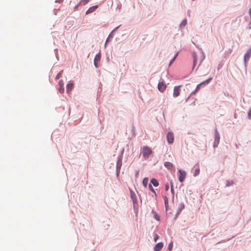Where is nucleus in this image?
Masks as SVG:
<instances>
[{
	"instance_id": "1",
	"label": "nucleus",
	"mask_w": 251,
	"mask_h": 251,
	"mask_svg": "<svg viewBox=\"0 0 251 251\" xmlns=\"http://www.w3.org/2000/svg\"><path fill=\"white\" fill-rule=\"evenodd\" d=\"M124 150H123L120 154L118 156L116 163V176H119L121 169L122 166L123 156Z\"/></svg>"
},
{
	"instance_id": "2",
	"label": "nucleus",
	"mask_w": 251,
	"mask_h": 251,
	"mask_svg": "<svg viewBox=\"0 0 251 251\" xmlns=\"http://www.w3.org/2000/svg\"><path fill=\"white\" fill-rule=\"evenodd\" d=\"M152 153V151L148 146H144L143 148L142 154L145 158H148L150 154Z\"/></svg>"
},
{
	"instance_id": "3",
	"label": "nucleus",
	"mask_w": 251,
	"mask_h": 251,
	"mask_svg": "<svg viewBox=\"0 0 251 251\" xmlns=\"http://www.w3.org/2000/svg\"><path fill=\"white\" fill-rule=\"evenodd\" d=\"M220 135L217 129L215 130V137H214V141L213 143V147L215 148L218 147L219 142H220Z\"/></svg>"
},
{
	"instance_id": "4",
	"label": "nucleus",
	"mask_w": 251,
	"mask_h": 251,
	"mask_svg": "<svg viewBox=\"0 0 251 251\" xmlns=\"http://www.w3.org/2000/svg\"><path fill=\"white\" fill-rule=\"evenodd\" d=\"M251 56V47L247 51V52L245 54L244 56V61L245 63V67H247V64L248 61L249 60L250 57Z\"/></svg>"
},
{
	"instance_id": "5",
	"label": "nucleus",
	"mask_w": 251,
	"mask_h": 251,
	"mask_svg": "<svg viewBox=\"0 0 251 251\" xmlns=\"http://www.w3.org/2000/svg\"><path fill=\"white\" fill-rule=\"evenodd\" d=\"M130 198L132 199L133 204V208L134 210H135L136 205L137 204V199L136 198V196L135 193L132 190L130 191Z\"/></svg>"
},
{
	"instance_id": "6",
	"label": "nucleus",
	"mask_w": 251,
	"mask_h": 251,
	"mask_svg": "<svg viewBox=\"0 0 251 251\" xmlns=\"http://www.w3.org/2000/svg\"><path fill=\"white\" fill-rule=\"evenodd\" d=\"M166 138L168 143L172 144L174 141V133L171 131L168 132L167 134Z\"/></svg>"
},
{
	"instance_id": "7",
	"label": "nucleus",
	"mask_w": 251,
	"mask_h": 251,
	"mask_svg": "<svg viewBox=\"0 0 251 251\" xmlns=\"http://www.w3.org/2000/svg\"><path fill=\"white\" fill-rule=\"evenodd\" d=\"M178 173H179L178 180L180 182H183V181L185 179V177L186 176V172L181 169H179L178 170Z\"/></svg>"
},
{
	"instance_id": "8",
	"label": "nucleus",
	"mask_w": 251,
	"mask_h": 251,
	"mask_svg": "<svg viewBox=\"0 0 251 251\" xmlns=\"http://www.w3.org/2000/svg\"><path fill=\"white\" fill-rule=\"evenodd\" d=\"M157 88L160 92H163L166 89V85L163 81H160L158 84Z\"/></svg>"
},
{
	"instance_id": "9",
	"label": "nucleus",
	"mask_w": 251,
	"mask_h": 251,
	"mask_svg": "<svg viewBox=\"0 0 251 251\" xmlns=\"http://www.w3.org/2000/svg\"><path fill=\"white\" fill-rule=\"evenodd\" d=\"M121 25H119V26L116 27L113 30L111 31L106 40V43H108V42L113 38L114 36V32H115L120 27V26H121Z\"/></svg>"
},
{
	"instance_id": "10",
	"label": "nucleus",
	"mask_w": 251,
	"mask_h": 251,
	"mask_svg": "<svg viewBox=\"0 0 251 251\" xmlns=\"http://www.w3.org/2000/svg\"><path fill=\"white\" fill-rule=\"evenodd\" d=\"M181 85L176 86L174 88L173 97L176 98L178 97L180 94V88Z\"/></svg>"
},
{
	"instance_id": "11",
	"label": "nucleus",
	"mask_w": 251,
	"mask_h": 251,
	"mask_svg": "<svg viewBox=\"0 0 251 251\" xmlns=\"http://www.w3.org/2000/svg\"><path fill=\"white\" fill-rule=\"evenodd\" d=\"M163 247V244L162 242L157 243L154 247V251H160Z\"/></svg>"
},
{
	"instance_id": "12",
	"label": "nucleus",
	"mask_w": 251,
	"mask_h": 251,
	"mask_svg": "<svg viewBox=\"0 0 251 251\" xmlns=\"http://www.w3.org/2000/svg\"><path fill=\"white\" fill-rule=\"evenodd\" d=\"M74 88V83L69 82L66 85V92L67 93H69Z\"/></svg>"
},
{
	"instance_id": "13",
	"label": "nucleus",
	"mask_w": 251,
	"mask_h": 251,
	"mask_svg": "<svg viewBox=\"0 0 251 251\" xmlns=\"http://www.w3.org/2000/svg\"><path fill=\"white\" fill-rule=\"evenodd\" d=\"M98 7V5H94L93 6L90 7L88 8V9L86 11V14H89L95 11Z\"/></svg>"
},
{
	"instance_id": "14",
	"label": "nucleus",
	"mask_w": 251,
	"mask_h": 251,
	"mask_svg": "<svg viewBox=\"0 0 251 251\" xmlns=\"http://www.w3.org/2000/svg\"><path fill=\"white\" fill-rule=\"evenodd\" d=\"M192 56H193V66L192 69L193 70L194 69L195 66L196 65L197 62V53L196 52H193V53H192Z\"/></svg>"
},
{
	"instance_id": "15",
	"label": "nucleus",
	"mask_w": 251,
	"mask_h": 251,
	"mask_svg": "<svg viewBox=\"0 0 251 251\" xmlns=\"http://www.w3.org/2000/svg\"><path fill=\"white\" fill-rule=\"evenodd\" d=\"M150 182H151L150 184H151L154 187H157L159 185V183L158 180L155 178H152L150 180Z\"/></svg>"
},
{
	"instance_id": "16",
	"label": "nucleus",
	"mask_w": 251,
	"mask_h": 251,
	"mask_svg": "<svg viewBox=\"0 0 251 251\" xmlns=\"http://www.w3.org/2000/svg\"><path fill=\"white\" fill-rule=\"evenodd\" d=\"M164 166L167 168L168 170H172L174 165L173 164L170 162H165L164 163Z\"/></svg>"
},
{
	"instance_id": "17",
	"label": "nucleus",
	"mask_w": 251,
	"mask_h": 251,
	"mask_svg": "<svg viewBox=\"0 0 251 251\" xmlns=\"http://www.w3.org/2000/svg\"><path fill=\"white\" fill-rule=\"evenodd\" d=\"M212 79V77H209V78H208L206 80H205L204 81H202L201 83H200V84H201V85L202 86L206 85H207L208 84H209L211 82Z\"/></svg>"
},
{
	"instance_id": "18",
	"label": "nucleus",
	"mask_w": 251,
	"mask_h": 251,
	"mask_svg": "<svg viewBox=\"0 0 251 251\" xmlns=\"http://www.w3.org/2000/svg\"><path fill=\"white\" fill-rule=\"evenodd\" d=\"M101 59V53L100 52L98 53L95 56L94 62H99Z\"/></svg>"
},
{
	"instance_id": "19",
	"label": "nucleus",
	"mask_w": 251,
	"mask_h": 251,
	"mask_svg": "<svg viewBox=\"0 0 251 251\" xmlns=\"http://www.w3.org/2000/svg\"><path fill=\"white\" fill-rule=\"evenodd\" d=\"M185 208V205L183 203H181L178 206V209H177V214H180L181 211L183 209Z\"/></svg>"
},
{
	"instance_id": "20",
	"label": "nucleus",
	"mask_w": 251,
	"mask_h": 251,
	"mask_svg": "<svg viewBox=\"0 0 251 251\" xmlns=\"http://www.w3.org/2000/svg\"><path fill=\"white\" fill-rule=\"evenodd\" d=\"M151 213L153 214V218L157 221H160V216L157 214V213L154 211L153 210H152Z\"/></svg>"
},
{
	"instance_id": "21",
	"label": "nucleus",
	"mask_w": 251,
	"mask_h": 251,
	"mask_svg": "<svg viewBox=\"0 0 251 251\" xmlns=\"http://www.w3.org/2000/svg\"><path fill=\"white\" fill-rule=\"evenodd\" d=\"M204 58H205V56H204L203 52H201L200 53V64H199V66H200L201 65V64L202 63V62L204 59ZM198 67H199V66H198ZM198 68L199 67L197 68V70L198 69Z\"/></svg>"
},
{
	"instance_id": "22",
	"label": "nucleus",
	"mask_w": 251,
	"mask_h": 251,
	"mask_svg": "<svg viewBox=\"0 0 251 251\" xmlns=\"http://www.w3.org/2000/svg\"><path fill=\"white\" fill-rule=\"evenodd\" d=\"M179 54V52L177 51L176 54L175 55V56H174V57L171 60V61H170V63H169V66H170L173 63V62L175 61V60H176V57H177L178 55Z\"/></svg>"
},
{
	"instance_id": "23",
	"label": "nucleus",
	"mask_w": 251,
	"mask_h": 251,
	"mask_svg": "<svg viewBox=\"0 0 251 251\" xmlns=\"http://www.w3.org/2000/svg\"><path fill=\"white\" fill-rule=\"evenodd\" d=\"M149 179L148 177H145L143 178L142 183L145 187H147Z\"/></svg>"
},
{
	"instance_id": "24",
	"label": "nucleus",
	"mask_w": 251,
	"mask_h": 251,
	"mask_svg": "<svg viewBox=\"0 0 251 251\" xmlns=\"http://www.w3.org/2000/svg\"><path fill=\"white\" fill-rule=\"evenodd\" d=\"M234 182L233 180H226V187H229L233 185Z\"/></svg>"
},
{
	"instance_id": "25",
	"label": "nucleus",
	"mask_w": 251,
	"mask_h": 251,
	"mask_svg": "<svg viewBox=\"0 0 251 251\" xmlns=\"http://www.w3.org/2000/svg\"><path fill=\"white\" fill-rule=\"evenodd\" d=\"M187 24L186 19H184L179 25V27L182 28L184 27Z\"/></svg>"
},
{
	"instance_id": "26",
	"label": "nucleus",
	"mask_w": 251,
	"mask_h": 251,
	"mask_svg": "<svg viewBox=\"0 0 251 251\" xmlns=\"http://www.w3.org/2000/svg\"><path fill=\"white\" fill-rule=\"evenodd\" d=\"M149 189L152 193H153L155 195V196H157V194L151 184H149Z\"/></svg>"
},
{
	"instance_id": "27",
	"label": "nucleus",
	"mask_w": 251,
	"mask_h": 251,
	"mask_svg": "<svg viewBox=\"0 0 251 251\" xmlns=\"http://www.w3.org/2000/svg\"><path fill=\"white\" fill-rule=\"evenodd\" d=\"M170 184H171V192L172 194V196H175V191L174 189V185L172 181H170Z\"/></svg>"
},
{
	"instance_id": "28",
	"label": "nucleus",
	"mask_w": 251,
	"mask_h": 251,
	"mask_svg": "<svg viewBox=\"0 0 251 251\" xmlns=\"http://www.w3.org/2000/svg\"><path fill=\"white\" fill-rule=\"evenodd\" d=\"M58 91L60 94H63L64 92V86H59V88H58Z\"/></svg>"
},
{
	"instance_id": "29",
	"label": "nucleus",
	"mask_w": 251,
	"mask_h": 251,
	"mask_svg": "<svg viewBox=\"0 0 251 251\" xmlns=\"http://www.w3.org/2000/svg\"><path fill=\"white\" fill-rule=\"evenodd\" d=\"M173 243L172 242L170 243L168 245V250L169 251H171L173 250Z\"/></svg>"
},
{
	"instance_id": "30",
	"label": "nucleus",
	"mask_w": 251,
	"mask_h": 251,
	"mask_svg": "<svg viewBox=\"0 0 251 251\" xmlns=\"http://www.w3.org/2000/svg\"><path fill=\"white\" fill-rule=\"evenodd\" d=\"M90 0H82L80 1L79 4L85 5L89 2Z\"/></svg>"
},
{
	"instance_id": "31",
	"label": "nucleus",
	"mask_w": 251,
	"mask_h": 251,
	"mask_svg": "<svg viewBox=\"0 0 251 251\" xmlns=\"http://www.w3.org/2000/svg\"><path fill=\"white\" fill-rule=\"evenodd\" d=\"M163 199L164 201V204L165 205L169 204L168 203V199L166 196H163Z\"/></svg>"
},
{
	"instance_id": "32",
	"label": "nucleus",
	"mask_w": 251,
	"mask_h": 251,
	"mask_svg": "<svg viewBox=\"0 0 251 251\" xmlns=\"http://www.w3.org/2000/svg\"><path fill=\"white\" fill-rule=\"evenodd\" d=\"M62 71H60L59 73L57 74V75H56V76L55 77L56 79H58L62 77Z\"/></svg>"
},
{
	"instance_id": "33",
	"label": "nucleus",
	"mask_w": 251,
	"mask_h": 251,
	"mask_svg": "<svg viewBox=\"0 0 251 251\" xmlns=\"http://www.w3.org/2000/svg\"><path fill=\"white\" fill-rule=\"evenodd\" d=\"M199 174H200V169H197L195 170L194 176H196L197 175H198Z\"/></svg>"
},
{
	"instance_id": "34",
	"label": "nucleus",
	"mask_w": 251,
	"mask_h": 251,
	"mask_svg": "<svg viewBox=\"0 0 251 251\" xmlns=\"http://www.w3.org/2000/svg\"><path fill=\"white\" fill-rule=\"evenodd\" d=\"M201 87H202V86L201 85L200 83H199L197 85L195 89L196 90V91H198L201 89Z\"/></svg>"
},
{
	"instance_id": "35",
	"label": "nucleus",
	"mask_w": 251,
	"mask_h": 251,
	"mask_svg": "<svg viewBox=\"0 0 251 251\" xmlns=\"http://www.w3.org/2000/svg\"><path fill=\"white\" fill-rule=\"evenodd\" d=\"M197 92H198V91H196V89H195L194 91H193L192 92H191V94H190V96L188 97V99H189L190 98V96H191V95H195V94Z\"/></svg>"
},
{
	"instance_id": "36",
	"label": "nucleus",
	"mask_w": 251,
	"mask_h": 251,
	"mask_svg": "<svg viewBox=\"0 0 251 251\" xmlns=\"http://www.w3.org/2000/svg\"><path fill=\"white\" fill-rule=\"evenodd\" d=\"M248 118L249 119H251V108L250 109L248 113Z\"/></svg>"
},
{
	"instance_id": "37",
	"label": "nucleus",
	"mask_w": 251,
	"mask_h": 251,
	"mask_svg": "<svg viewBox=\"0 0 251 251\" xmlns=\"http://www.w3.org/2000/svg\"><path fill=\"white\" fill-rule=\"evenodd\" d=\"M165 189L166 191H168V190L169 189V184L168 183L165 184Z\"/></svg>"
},
{
	"instance_id": "38",
	"label": "nucleus",
	"mask_w": 251,
	"mask_h": 251,
	"mask_svg": "<svg viewBox=\"0 0 251 251\" xmlns=\"http://www.w3.org/2000/svg\"><path fill=\"white\" fill-rule=\"evenodd\" d=\"M58 84L59 86H64V82L63 80L61 79L59 81Z\"/></svg>"
},
{
	"instance_id": "39",
	"label": "nucleus",
	"mask_w": 251,
	"mask_h": 251,
	"mask_svg": "<svg viewBox=\"0 0 251 251\" xmlns=\"http://www.w3.org/2000/svg\"><path fill=\"white\" fill-rule=\"evenodd\" d=\"M139 172L138 171H136V173H135V177L138 178L139 177Z\"/></svg>"
},
{
	"instance_id": "40",
	"label": "nucleus",
	"mask_w": 251,
	"mask_h": 251,
	"mask_svg": "<svg viewBox=\"0 0 251 251\" xmlns=\"http://www.w3.org/2000/svg\"><path fill=\"white\" fill-rule=\"evenodd\" d=\"M94 64L95 67L96 68H98L99 67L98 62H94Z\"/></svg>"
},
{
	"instance_id": "41",
	"label": "nucleus",
	"mask_w": 251,
	"mask_h": 251,
	"mask_svg": "<svg viewBox=\"0 0 251 251\" xmlns=\"http://www.w3.org/2000/svg\"><path fill=\"white\" fill-rule=\"evenodd\" d=\"M249 14L251 17V21H250V25H251V7L249 9Z\"/></svg>"
},
{
	"instance_id": "42",
	"label": "nucleus",
	"mask_w": 251,
	"mask_h": 251,
	"mask_svg": "<svg viewBox=\"0 0 251 251\" xmlns=\"http://www.w3.org/2000/svg\"><path fill=\"white\" fill-rule=\"evenodd\" d=\"M63 0H55V2H59V3H62L63 2Z\"/></svg>"
},
{
	"instance_id": "43",
	"label": "nucleus",
	"mask_w": 251,
	"mask_h": 251,
	"mask_svg": "<svg viewBox=\"0 0 251 251\" xmlns=\"http://www.w3.org/2000/svg\"><path fill=\"white\" fill-rule=\"evenodd\" d=\"M179 215V214H177V212H176V215H175V217H174V219H175V220H176V219L177 218V217H178V216Z\"/></svg>"
},
{
	"instance_id": "44",
	"label": "nucleus",
	"mask_w": 251,
	"mask_h": 251,
	"mask_svg": "<svg viewBox=\"0 0 251 251\" xmlns=\"http://www.w3.org/2000/svg\"><path fill=\"white\" fill-rule=\"evenodd\" d=\"M166 210L167 211L168 209L169 208V204L165 205Z\"/></svg>"
},
{
	"instance_id": "45",
	"label": "nucleus",
	"mask_w": 251,
	"mask_h": 251,
	"mask_svg": "<svg viewBox=\"0 0 251 251\" xmlns=\"http://www.w3.org/2000/svg\"><path fill=\"white\" fill-rule=\"evenodd\" d=\"M221 67H222V66H221V65H220V64H219V66H218V68H217V69H218V70L220 69H221Z\"/></svg>"
},
{
	"instance_id": "46",
	"label": "nucleus",
	"mask_w": 251,
	"mask_h": 251,
	"mask_svg": "<svg viewBox=\"0 0 251 251\" xmlns=\"http://www.w3.org/2000/svg\"><path fill=\"white\" fill-rule=\"evenodd\" d=\"M174 198H175V196H172V201L174 202Z\"/></svg>"
},
{
	"instance_id": "47",
	"label": "nucleus",
	"mask_w": 251,
	"mask_h": 251,
	"mask_svg": "<svg viewBox=\"0 0 251 251\" xmlns=\"http://www.w3.org/2000/svg\"><path fill=\"white\" fill-rule=\"evenodd\" d=\"M116 40L117 42L120 41V39H119V38H116Z\"/></svg>"
},
{
	"instance_id": "48",
	"label": "nucleus",
	"mask_w": 251,
	"mask_h": 251,
	"mask_svg": "<svg viewBox=\"0 0 251 251\" xmlns=\"http://www.w3.org/2000/svg\"><path fill=\"white\" fill-rule=\"evenodd\" d=\"M157 238H158V235H156V237L154 238V240H155V241H156V239Z\"/></svg>"
},
{
	"instance_id": "49",
	"label": "nucleus",
	"mask_w": 251,
	"mask_h": 251,
	"mask_svg": "<svg viewBox=\"0 0 251 251\" xmlns=\"http://www.w3.org/2000/svg\"><path fill=\"white\" fill-rule=\"evenodd\" d=\"M78 6H79V4H78V5H76V6H75V9H76V8L78 7Z\"/></svg>"
},
{
	"instance_id": "50",
	"label": "nucleus",
	"mask_w": 251,
	"mask_h": 251,
	"mask_svg": "<svg viewBox=\"0 0 251 251\" xmlns=\"http://www.w3.org/2000/svg\"><path fill=\"white\" fill-rule=\"evenodd\" d=\"M107 43H106V42H105V44H104V46H105V47H106V45H107Z\"/></svg>"
},
{
	"instance_id": "51",
	"label": "nucleus",
	"mask_w": 251,
	"mask_h": 251,
	"mask_svg": "<svg viewBox=\"0 0 251 251\" xmlns=\"http://www.w3.org/2000/svg\"><path fill=\"white\" fill-rule=\"evenodd\" d=\"M251 220V217L250 218L249 221L247 222V223H248Z\"/></svg>"
},
{
	"instance_id": "52",
	"label": "nucleus",
	"mask_w": 251,
	"mask_h": 251,
	"mask_svg": "<svg viewBox=\"0 0 251 251\" xmlns=\"http://www.w3.org/2000/svg\"><path fill=\"white\" fill-rule=\"evenodd\" d=\"M248 28H249V29H250L251 28V26H249V27H248Z\"/></svg>"
}]
</instances>
